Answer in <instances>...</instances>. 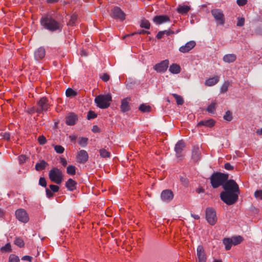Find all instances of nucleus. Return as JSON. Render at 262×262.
Returning <instances> with one entry per match:
<instances>
[{
	"label": "nucleus",
	"instance_id": "obj_1",
	"mask_svg": "<svg viewBox=\"0 0 262 262\" xmlns=\"http://www.w3.org/2000/svg\"><path fill=\"white\" fill-rule=\"evenodd\" d=\"M225 191L221 193L222 200L228 205L234 204L237 200L239 190L236 183L232 180L228 181L223 185Z\"/></svg>",
	"mask_w": 262,
	"mask_h": 262
},
{
	"label": "nucleus",
	"instance_id": "obj_2",
	"mask_svg": "<svg viewBox=\"0 0 262 262\" xmlns=\"http://www.w3.org/2000/svg\"><path fill=\"white\" fill-rule=\"evenodd\" d=\"M40 24L45 29L51 31H54L61 28V25L50 15L42 17Z\"/></svg>",
	"mask_w": 262,
	"mask_h": 262
},
{
	"label": "nucleus",
	"instance_id": "obj_3",
	"mask_svg": "<svg viewBox=\"0 0 262 262\" xmlns=\"http://www.w3.org/2000/svg\"><path fill=\"white\" fill-rule=\"evenodd\" d=\"M112 100V95L110 94L99 95L95 98V102L97 107L101 109L108 108Z\"/></svg>",
	"mask_w": 262,
	"mask_h": 262
},
{
	"label": "nucleus",
	"instance_id": "obj_4",
	"mask_svg": "<svg viewBox=\"0 0 262 262\" xmlns=\"http://www.w3.org/2000/svg\"><path fill=\"white\" fill-rule=\"evenodd\" d=\"M228 175L220 172L213 173L210 179L211 183L214 188L225 184L227 181Z\"/></svg>",
	"mask_w": 262,
	"mask_h": 262
},
{
	"label": "nucleus",
	"instance_id": "obj_5",
	"mask_svg": "<svg viewBox=\"0 0 262 262\" xmlns=\"http://www.w3.org/2000/svg\"><path fill=\"white\" fill-rule=\"evenodd\" d=\"M49 177L51 181L60 184L63 180V174L61 171L57 168H53L50 171Z\"/></svg>",
	"mask_w": 262,
	"mask_h": 262
},
{
	"label": "nucleus",
	"instance_id": "obj_6",
	"mask_svg": "<svg viewBox=\"0 0 262 262\" xmlns=\"http://www.w3.org/2000/svg\"><path fill=\"white\" fill-rule=\"evenodd\" d=\"M50 105L48 100L46 97L41 98L37 103L36 113H41L46 112L50 108Z\"/></svg>",
	"mask_w": 262,
	"mask_h": 262
},
{
	"label": "nucleus",
	"instance_id": "obj_7",
	"mask_svg": "<svg viewBox=\"0 0 262 262\" xmlns=\"http://www.w3.org/2000/svg\"><path fill=\"white\" fill-rule=\"evenodd\" d=\"M206 219L210 225H214L216 224L217 219L216 212L212 208H207L206 210Z\"/></svg>",
	"mask_w": 262,
	"mask_h": 262
},
{
	"label": "nucleus",
	"instance_id": "obj_8",
	"mask_svg": "<svg viewBox=\"0 0 262 262\" xmlns=\"http://www.w3.org/2000/svg\"><path fill=\"white\" fill-rule=\"evenodd\" d=\"M16 219L20 222L26 223L29 220V215L24 209H18L15 211Z\"/></svg>",
	"mask_w": 262,
	"mask_h": 262
},
{
	"label": "nucleus",
	"instance_id": "obj_9",
	"mask_svg": "<svg viewBox=\"0 0 262 262\" xmlns=\"http://www.w3.org/2000/svg\"><path fill=\"white\" fill-rule=\"evenodd\" d=\"M211 14L219 24L223 25L224 24V15L221 10L218 9H213L211 10Z\"/></svg>",
	"mask_w": 262,
	"mask_h": 262
},
{
	"label": "nucleus",
	"instance_id": "obj_10",
	"mask_svg": "<svg viewBox=\"0 0 262 262\" xmlns=\"http://www.w3.org/2000/svg\"><path fill=\"white\" fill-rule=\"evenodd\" d=\"M169 65L168 59L164 60L160 63H157L154 67V70L158 73H164L167 70Z\"/></svg>",
	"mask_w": 262,
	"mask_h": 262
},
{
	"label": "nucleus",
	"instance_id": "obj_11",
	"mask_svg": "<svg viewBox=\"0 0 262 262\" xmlns=\"http://www.w3.org/2000/svg\"><path fill=\"white\" fill-rule=\"evenodd\" d=\"M88 158L89 155L86 151L84 150H80L78 152L77 160L79 163H84L88 160Z\"/></svg>",
	"mask_w": 262,
	"mask_h": 262
},
{
	"label": "nucleus",
	"instance_id": "obj_12",
	"mask_svg": "<svg viewBox=\"0 0 262 262\" xmlns=\"http://www.w3.org/2000/svg\"><path fill=\"white\" fill-rule=\"evenodd\" d=\"M196 45L194 41H190L187 42L185 45L181 46L179 48V51L185 53H187L192 49Z\"/></svg>",
	"mask_w": 262,
	"mask_h": 262
},
{
	"label": "nucleus",
	"instance_id": "obj_13",
	"mask_svg": "<svg viewBox=\"0 0 262 262\" xmlns=\"http://www.w3.org/2000/svg\"><path fill=\"white\" fill-rule=\"evenodd\" d=\"M162 200L165 202H169L173 198V192L169 189L163 190L161 194Z\"/></svg>",
	"mask_w": 262,
	"mask_h": 262
},
{
	"label": "nucleus",
	"instance_id": "obj_14",
	"mask_svg": "<svg viewBox=\"0 0 262 262\" xmlns=\"http://www.w3.org/2000/svg\"><path fill=\"white\" fill-rule=\"evenodd\" d=\"M196 251L199 262H206V257L203 246L199 245L197 248Z\"/></svg>",
	"mask_w": 262,
	"mask_h": 262
},
{
	"label": "nucleus",
	"instance_id": "obj_15",
	"mask_svg": "<svg viewBox=\"0 0 262 262\" xmlns=\"http://www.w3.org/2000/svg\"><path fill=\"white\" fill-rule=\"evenodd\" d=\"M185 147V143L182 141H179L177 142L175 146V151L176 152V155L178 158L181 157L182 156V152L183 149Z\"/></svg>",
	"mask_w": 262,
	"mask_h": 262
},
{
	"label": "nucleus",
	"instance_id": "obj_16",
	"mask_svg": "<svg viewBox=\"0 0 262 262\" xmlns=\"http://www.w3.org/2000/svg\"><path fill=\"white\" fill-rule=\"evenodd\" d=\"M153 20L156 24L160 25L169 21L170 19L169 17L166 15H158L154 17Z\"/></svg>",
	"mask_w": 262,
	"mask_h": 262
},
{
	"label": "nucleus",
	"instance_id": "obj_17",
	"mask_svg": "<svg viewBox=\"0 0 262 262\" xmlns=\"http://www.w3.org/2000/svg\"><path fill=\"white\" fill-rule=\"evenodd\" d=\"M130 101V98L129 97L124 98L122 100L120 108L122 112H126L129 110L130 106L129 103Z\"/></svg>",
	"mask_w": 262,
	"mask_h": 262
},
{
	"label": "nucleus",
	"instance_id": "obj_18",
	"mask_svg": "<svg viewBox=\"0 0 262 262\" xmlns=\"http://www.w3.org/2000/svg\"><path fill=\"white\" fill-rule=\"evenodd\" d=\"M113 15L117 18H118L121 20L125 19V14L118 7H115L112 10Z\"/></svg>",
	"mask_w": 262,
	"mask_h": 262
},
{
	"label": "nucleus",
	"instance_id": "obj_19",
	"mask_svg": "<svg viewBox=\"0 0 262 262\" xmlns=\"http://www.w3.org/2000/svg\"><path fill=\"white\" fill-rule=\"evenodd\" d=\"M45 49L42 47L38 48L34 52V57L37 60L42 59L45 56Z\"/></svg>",
	"mask_w": 262,
	"mask_h": 262
},
{
	"label": "nucleus",
	"instance_id": "obj_20",
	"mask_svg": "<svg viewBox=\"0 0 262 262\" xmlns=\"http://www.w3.org/2000/svg\"><path fill=\"white\" fill-rule=\"evenodd\" d=\"M219 80L220 77L219 76H215L207 79L205 82V85L207 86H212L217 83Z\"/></svg>",
	"mask_w": 262,
	"mask_h": 262
},
{
	"label": "nucleus",
	"instance_id": "obj_21",
	"mask_svg": "<svg viewBox=\"0 0 262 262\" xmlns=\"http://www.w3.org/2000/svg\"><path fill=\"white\" fill-rule=\"evenodd\" d=\"M78 118L77 115H76L74 113H70L67 117H66V123L67 124L69 125H73L75 124L76 122L77 121Z\"/></svg>",
	"mask_w": 262,
	"mask_h": 262
},
{
	"label": "nucleus",
	"instance_id": "obj_22",
	"mask_svg": "<svg viewBox=\"0 0 262 262\" xmlns=\"http://www.w3.org/2000/svg\"><path fill=\"white\" fill-rule=\"evenodd\" d=\"M223 61L225 62H233L236 59V56L235 54H226L223 57Z\"/></svg>",
	"mask_w": 262,
	"mask_h": 262
},
{
	"label": "nucleus",
	"instance_id": "obj_23",
	"mask_svg": "<svg viewBox=\"0 0 262 262\" xmlns=\"http://www.w3.org/2000/svg\"><path fill=\"white\" fill-rule=\"evenodd\" d=\"M189 6L185 5H181L177 9V11L181 14H186L190 10Z\"/></svg>",
	"mask_w": 262,
	"mask_h": 262
},
{
	"label": "nucleus",
	"instance_id": "obj_24",
	"mask_svg": "<svg viewBox=\"0 0 262 262\" xmlns=\"http://www.w3.org/2000/svg\"><path fill=\"white\" fill-rule=\"evenodd\" d=\"M169 71L170 73L173 74H177L181 72L180 66L176 63H173L170 66Z\"/></svg>",
	"mask_w": 262,
	"mask_h": 262
},
{
	"label": "nucleus",
	"instance_id": "obj_25",
	"mask_svg": "<svg viewBox=\"0 0 262 262\" xmlns=\"http://www.w3.org/2000/svg\"><path fill=\"white\" fill-rule=\"evenodd\" d=\"M77 183L72 179H69L66 182V186L70 191H73L76 189Z\"/></svg>",
	"mask_w": 262,
	"mask_h": 262
},
{
	"label": "nucleus",
	"instance_id": "obj_26",
	"mask_svg": "<svg viewBox=\"0 0 262 262\" xmlns=\"http://www.w3.org/2000/svg\"><path fill=\"white\" fill-rule=\"evenodd\" d=\"M48 163L44 160H41L39 163L36 164L35 169L37 171H40L46 168Z\"/></svg>",
	"mask_w": 262,
	"mask_h": 262
},
{
	"label": "nucleus",
	"instance_id": "obj_27",
	"mask_svg": "<svg viewBox=\"0 0 262 262\" xmlns=\"http://www.w3.org/2000/svg\"><path fill=\"white\" fill-rule=\"evenodd\" d=\"M214 125V121L212 119H209L207 120L202 121L200 122L198 125H205L206 126L212 127Z\"/></svg>",
	"mask_w": 262,
	"mask_h": 262
},
{
	"label": "nucleus",
	"instance_id": "obj_28",
	"mask_svg": "<svg viewBox=\"0 0 262 262\" xmlns=\"http://www.w3.org/2000/svg\"><path fill=\"white\" fill-rule=\"evenodd\" d=\"M192 158L195 161H198L200 159V152L198 148H195L192 151Z\"/></svg>",
	"mask_w": 262,
	"mask_h": 262
},
{
	"label": "nucleus",
	"instance_id": "obj_29",
	"mask_svg": "<svg viewBox=\"0 0 262 262\" xmlns=\"http://www.w3.org/2000/svg\"><path fill=\"white\" fill-rule=\"evenodd\" d=\"M99 153L100 156L103 158H110L111 156V153L104 148L100 149Z\"/></svg>",
	"mask_w": 262,
	"mask_h": 262
},
{
	"label": "nucleus",
	"instance_id": "obj_30",
	"mask_svg": "<svg viewBox=\"0 0 262 262\" xmlns=\"http://www.w3.org/2000/svg\"><path fill=\"white\" fill-rule=\"evenodd\" d=\"M223 243L225 246V248L227 250H230L233 245L232 241L230 238H225L223 241Z\"/></svg>",
	"mask_w": 262,
	"mask_h": 262
},
{
	"label": "nucleus",
	"instance_id": "obj_31",
	"mask_svg": "<svg viewBox=\"0 0 262 262\" xmlns=\"http://www.w3.org/2000/svg\"><path fill=\"white\" fill-rule=\"evenodd\" d=\"M172 95L175 98L178 105H182L184 103L182 97L176 94H172Z\"/></svg>",
	"mask_w": 262,
	"mask_h": 262
},
{
	"label": "nucleus",
	"instance_id": "obj_32",
	"mask_svg": "<svg viewBox=\"0 0 262 262\" xmlns=\"http://www.w3.org/2000/svg\"><path fill=\"white\" fill-rule=\"evenodd\" d=\"M230 86V83L229 81H225L224 82V83L222 84V86L221 87L220 89V92L221 93H225L227 91Z\"/></svg>",
	"mask_w": 262,
	"mask_h": 262
},
{
	"label": "nucleus",
	"instance_id": "obj_33",
	"mask_svg": "<svg viewBox=\"0 0 262 262\" xmlns=\"http://www.w3.org/2000/svg\"><path fill=\"white\" fill-rule=\"evenodd\" d=\"M67 172L69 174L74 175L76 172V167L73 165H69L67 169Z\"/></svg>",
	"mask_w": 262,
	"mask_h": 262
},
{
	"label": "nucleus",
	"instance_id": "obj_34",
	"mask_svg": "<svg viewBox=\"0 0 262 262\" xmlns=\"http://www.w3.org/2000/svg\"><path fill=\"white\" fill-rule=\"evenodd\" d=\"M215 107H216V103L214 102H212L207 107V111L209 113H213L215 110Z\"/></svg>",
	"mask_w": 262,
	"mask_h": 262
},
{
	"label": "nucleus",
	"instance_id": "obj_35",
	"mask_svg": "<svg viewBox=\"0 0 262 262\" xmlns=\"http://www.w3.org/2000/svg\"><path fill=\"white\" fill-rule=\"evenodd\" d=\"M20 260L19 257L15 254H10L8 262H19Z\"/></svg>",
	"mask_w": 262,
	"mask_h": 262
},
{
	"label": "nucleus",
	"instance_id": "obj_36",
	"mask_svg": "<svg viewBox=\"0 0 262 262\" xmlns=\"http://www.w3.org/2000/svg\"><path fill=\"white\" fill-rule=\"evenodd\" d=\"M139 110L142 112H149L150 111L151 107L149 105L142 104L140 106Z\"/></svg>",
	"mask_w": 262,
	"mask_h": 262
},
{
	"label": "nucleus",
	"instance_id": "obj_37",
	"mask_svg": "<svg viewBox=\"0 0 262 262\" xmlns=\"http://www.w3.org/2000/svg\"><path fill=\"white\" fill-rule=\"evenodd\" d=\"M66 94L67 97H74L76 96L77 93L73 89L69 88L67 90Z\"/></svg>",
	"mask_w": 262,
	"mask_h": 262
},
{
	"label": "nucleus",
	"instance_id": "obj_38",
	"mask_svg": "<svg viewBox=\"0 0 262 262\" xmlns=\"http://www.w3.org/2000/svg\"><path fill=\"white\" fill-rule=\"evenodd\" d=\"M232 241V244L234 245H237L239 244L242 241V237L240 236L234 237L231 239Z\"/></svg>",
	"mask_w": 262,
	"mask_h": 262
},
{
	"label": "nucleus",
	"instance_id": "obj_39",
	"mask_svg": "<svg viewBox=\"0 0 262 262\" xmlns=\"http://www.w3.org/2000/svg\"><path fill=\"white\" fill-rule=\"evenodd\" d=\"M141 27L148 29L150 28V23L148 20L146 19H143L141 21Z\"/></svg>",
	"mask_w": 262,
	"mask_h": 262
},
{
	"label": "nucleus",
	"instance_id": "obj_40",
	"mask_svg": "<svg viewBox=\"0 0 262 262\" xmlns=\"http://www.w3.org/2000/svg\"><path fill=\"white\" fill-rule=\"evenodd\" d=\"M14 243L16 245L18 246L19 247H24L25 244L23 240L19 237H17L15 239Z\"/></svg>",
	"mask_w": 262,
	"mask_h": 262
},
{
	"label": "nucleus",
	"instance_id": "obj_41",
	"mask_svg": "<svg viewBox=\"0 0 262 262\" xmlns=\"http://www.w3.org/2000/svg\"><path fill=\"white\" fill-rule=\"evenodd\" d=\"M88 138H86L81 137L79 139V144L81 146L85 147L88 144Z\"/></svg>",
	"mask_w": 262,
	"mask_h": 262
},
{
	"label": "nucleus",
	"instance_id": "obj_42",
	"mask_svg": "<svg viewBox=\"0 0 262 262\" xmlns=\"http://www.w3.org/2000/svg\"><path fill=\"white\" fill-rule=\"evenodd\" d=\"M54 148L58 154H62L64 151V148L61 145H54Z\"/></svg>",
	"mask_w": 262,
	"mask_h": 262
},
{
	"label": "nucleus",
	"instance_id": "obj_43",
	"mask_svg": "<svg viewBox=\"0 0 262 262\" xmlns=\"http://www.w3.org/2000/svg\"><path fill=\"white\" fill-rule=\"evenodd\" d=\"M97 116V114L94 112L92 111H90L87 115V119L88 120H91L96 118Z\"/></svg>",
	"mask_w": 262,
	"mask_h": 262
},
{
	"label": "nucleus",
	"instance_id": "obj_44",
	"mask_svg": "<svg viewBox=\"0 0 262 262\" xmlns=\"http://www.w3.org/2000/svg\"><path fill=\"white\" fill-rule=\"evenodd\" d=\"M224 119L228 121H230L232 119V113L229 111L226 112L224 116Z\"/></svg>",
	"mask_w": 262,
	"mask_h": 262
},
{
	"label": "nucleus",
	"instance_id": "obj_45",
	"mask_svg": "<svg viewBox=\"0 0 262 262\" xmlns=\"http://www.w3.org/2000/svg\"><path fill=\"white\" fill-rule=\"evenodd\" d=\"M254 196L257 200H262V190H258L255 191Z\"/></svg>",
	"mask_w": 262,
	"mask_h": 262
},
{
	"label": "nucleus",
	"instance_id": "obj_46",
	"mask_svg": "<svg viewBox=\"0 0 262 262\" xmlns=\"http://www.w3.org/2000/svg\"><path fill=\"white\" fill-rule=\"evenodd\" d=\"M19 163L20 164L25 163L27 160V157L25 155H21L18 157Z\"/></svg>",
	"mask_w": 262,
	"mask_h": 262
},
{
	"label": "nucleus",
	"instance_id": "obj_47",
	"mask_svg": "<svg viewBox=\"0 0 262 262\" xmlns=\"http://www.w3.org/2000/svg\"><path fill=\"white\" fill-rule=\"evenodd\" d=\"M2 251L10 252L11 251V245L9 243L7 244L5 246L1 248Z\"/></svg>",
	"mask_w": 262,
	"mask_h": 262
},
{
	"label": "nucleus",
	"instance_id": "obj_48",
	"mask_svg": "<svg viewBox=\"0 0 262 262\" xmlns=\"http://www.w3.org/2000/svg\"><path fill=\"white\" fill-rule=\"evenodd\" d=\"M38 142L41 145H43L47 142V140L43 135L39 136L38 138Z\"/></svg>",
	"mask_w": 262,
	"mask_h": 262
},
{
	"label": "nucleus",
	"instance_id": "obj_49",
	"mask_svg": "<svg viewBox=\"0 0 262 262\" xmlns=\"http://www.w3.org/2000/svg\"><path fill=\"white\" fill-rule=\"evenodd\" d=\"M245 19L243 17H238L237 26L239 27H242L244 25Z\"/></svg>",
	"mask_w": 262,
	"mask_h": 262
},
{
	"label": "nucleus",
	"instance_id": "obj_50",
	"mask_svg": "<svg viewBox=\"0 0 262 262\" xmlns=\"http://www.w3.org/2000/svg\"><path fill=\"white\" fill-rule=\"evenodd\" d=\"M50 188L51 191H52L54 192H56L59 190V188L57 185L52 184L50 185Z\"/></svg>",
	"mask_w": 262,
	"mask_h": 262
},
{
	"label": "nucleus",
	"instance_id": "obj_51",
	"mask_svg": "<svg viewBox=\"0 0 262 262\" xmlns=\"http://www.w3.org/2000/svg\"><path fill=\"white\" fill-rule=\"evenodd\" d=\"M39 184L43 187H46L47 185L46 179L44 178L41 177L39 179Z\"/></svg>",
	"mask_w": 262,
	"mask_h": 262
},
{
	"label": "nucleus",
	"instance_id": "obj_52",
	"mask_svg": "<svg viewBox=\"0 0 262 262\" xmlns=\"http://www.w3.org/2000/svg\"><path fill=\"white\" fill-rule=\"evenodd\" d=\"M236 3L238 6H243L247 4V0H237Z\"/></svg>",
	"mask_w": 262,
	"mask_h": 262
},
{
	"label": "nucleus",
	"instance_id": "obj_53",
	"mask_svg": "<svg viewBox=\"0 0 262 262\" xmlns=\"http://www.w3.org/2000/svg\"><path fill=\"white\" fill-rule=\"evenodd\" d=\"M101 78L102 79V80L104 81V82H106L109 79H110V76L108 74H103L101 76Z\"/></svg>",
	"mask_w": 262,
	"mask_h": 262
},
{
	"label": "nucleus",
	"instance_id": "obj_54",
	"mask_svg": "<svg viewBox=\"0 0 262 262\" xmlns=\"http://www.w3.org/2000/svg\"><path fill=\"white\" fill-rule=\"evenodd\" d=\"M225 168L227 170H232L233 169V166H232L230 163H227L225 164Z\"/></svg>",
	"mask_w": 262,
	"mask_h": 262
},
{
	"label": "nucleus",
	"instance_id": "obj_55",
	"mask_svg": "<svg viewBox=\"0 0 262 262\" xmlns=\"http://www.w3.org/2000/svg\"><path fill=\"white\" fill-rule=\"evenodd\" d=\"M46 194L48 198H50L53 196V193L49 189H46Z\"/></svg>",
	"mask_w": 262,
	"mask_h": 262
},
{
	"label": "nucleus",
	"instance_id": "obj_56",
	"mask_svg": "<svg viewBox=\"0 0 262 262\" xmlns=\"http://www.w3.org/2000/svg\"><path fill=\"white\" fill-rule=\"evenodd\" d=\"M77 15L73 14L72 16H71L70 23L73 24L75 23V21L77 19Z\"/></svg>",
	"mask_w": 262,
	"mask_h": 262
},
{
	"label": "nucleus",
	"instance_id": "obj_57",
	"mask_svg": "<svg viewBox=\"0 0 262 262\" xmlns=\"http://www.w3.org/2000/svg\"><path fill=\"white\" fill-rule=\"evenodd\" d=\"M163 32L164 34H166L167 36H169L170 34L174 33V32L173 31H172L170 30L163 31Z\"/></svg>",
	"mask_w": 262,
	"mask_h": 262
},
{
	"label": "nucleus",
	"instance_id": "obj_58",
	"mask_svg": "<svg viewBox=\"0 0 262 262\" xmlns=\"http://www.w3.org/2000/svg\"><path fill=\"white\" fill-rule=\"evenodd\" d=\"M164 35V34L163 33V31H160L158 32V33L157 34V38L158 39H161L163 37V36Z\"/></svg>",
	"mask_w": 262,
	"mask_h": 262
},
{
	"label": "nucleus",
	"instance_id": "obj_59",
	"mask_svg": "<svg viewBox=\"0 0 262 262\" xmlns=\"http://www.w3.org/2000/svg\"><path fill=\"white\" fill-rule=\"evenodd\" d=\"M22 259L24 260H28L31 261L32 260V257L27 255L24 256L23 257Z\"/></svg>",
	"mask_w": 262,
	"mask_h": 262
},
{
	"label": "nucleus",
	"instance_id": "obj_60",
	"mask_svg": "<svg viewBox=\"0 0 262 262\" xmlns=\"http://www.w3.org/2000/svg\"><path fill=\"white\" fill-rule=\"evenodd\" d=\"M10 135L8 133H5L3 135V138L6 140H9L10 139Z\"/></svg>",
	"mask_w": 262,
	"mask_h": 262
},
{
	"label": "nucleus",
	"instance_id": "obj_61",
	"mask_svg": "<svg viewBox=\"0 0 262 262\" xmlns=\"http://www.w3.org/2000/svg\"><path fill=\"white\" fill-rule=\"evenodd\" d=\"M60 162H61V164L64 166H66L67 164V162L66 160L64 158H61Z\"/></svg>",
	"mask_w": 262,
	"mask_h": 262
},
{
	"label": "nucleus",
	"instance_id": "obj_62",
	"mask_svg": "<svg viewBox=\"0 0 262 262\" xmlns=\"http://www.w3.org/2000/svg\"><path fill=\"white\" fill-rule=\"evenodd\" d=\"M181 181L185 185H186L188 184V181L185 178H181Z\"/></svg>",
	"mask_w": 262,
	"mask_h": 262
},
{
	"label": "nucleus",
	"instance_id": "obj_63",
	"mask_svg": "<svg viewBox=\"0 0 262 262\" xmlns=\"http://www.w3.org/2000/svg\"><path fill=\"white\" fill-rule=\"evenodd\" d=\"M36 109V107H32L30 109L28 110V112L30 114L31 113H34L35 112H36L35 110Z\"/></svg>",
	"mask_w": 262,
	"mask_h": 262
},
{
	"label": "nucleus",
	"instance_id": "obj_64",
	"mask_svg": "<svg viewBox=\"0 0 262 262\" xmlns=\"http://www.w3.org/2000/svg\"><path fill=\"white\" fill-rule=\"evenodd\" d=\"M256 134L258 135H261L262 136V128L260 129H258L256 130Z\"/></svg>",
	"mask_w": 262,
	"mask_h": 262
}]
</instances>
